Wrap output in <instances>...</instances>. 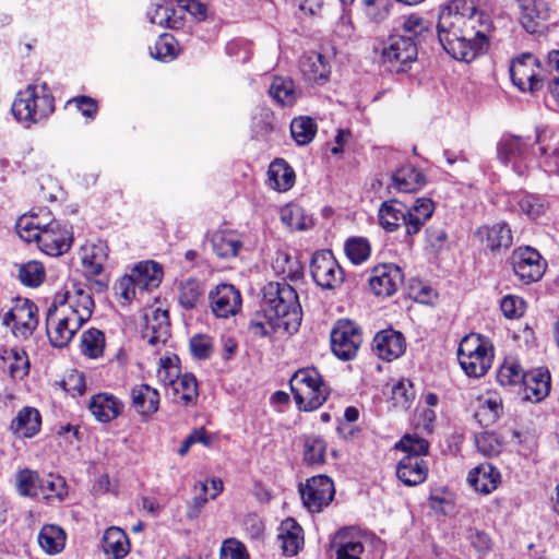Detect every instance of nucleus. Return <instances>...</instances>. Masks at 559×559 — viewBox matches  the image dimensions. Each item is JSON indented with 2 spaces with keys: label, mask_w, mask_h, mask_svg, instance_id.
<instances>
[{
  "label": "nucleus",
  "mask_w": 559,
  "mask_h": 559,
  "mask_svg": "<svg viewBox=\"0 0 559 559\" xmlns=\"http://www.w3.org/2000/svg\"><path fill=\"white\" fill-rule=\"evenodd\" d=\"M300 495L304 506L310 512H320L333 500L335 495L334 484L328 476H314L300 488Z\"/></svg>",
  "instance_id": "ddd939ff"
},
{
  "label": "nucleus",
  "mask_w": 559,
  "mask_h": 559,
  "mask_svg": "<svg viewBox=\"0 0 559 559\" xmlns=\"http://www.w3.org/2000/svg\"><path fill=\"white\" fill-rule=\"evenodd\" d=\"M213 252L222 259L234 258L238 254L242 242L239 236L230 230H217L211 236Z\"/></svg>",
  "instance_id": "473e14b6"
},
{
  "label": "nucleus",
  "mask_w": 559,
  "mask_h": 559,
  "mask_svg": "<svg viewBox=\"0 0 559 559\" xmlns=\"http://www.w3.org/2000/svg\"><path fill=\"white\" fill-rule=\"evenodd\" d=\"M476 235L491 251L509 248L513 240L511 229L503 223H497L492 226H483L477 229Z\"/></svg>",
  "instance_id": "c85d7f7f"
},
{
  "label": "nucleus",
  "mask_w": 559,
  "mask_h": 559,
  "mask_svg": "<svg viewBox=\"0 0 559 559\" xmlns=\"http://www.w3.org/2000/svg\"><path fill=\"white\" fill-rule=\"evenodd\" d=\"M180 376L181 370L178 365L177 356L163 357L159 359L157 378L162 384L170 388Z\"/></svg>",
  "instance_id": "4d7b16f0"
},
{
  "label": "nucleus",
  "mask_w": 559,
  "mask_h": 559,
  "mask_svg": "<svg viewBox=\"0 0 559 559\" xmlns=\"http://www.w3.org/2000/svg\"><path fill=\"white\" fill-rule=\"evenodd\" d=\"M38 496L45 499L57 498L62 500L67 496V485L61 476L49 474L40 478L38 485Z\"/></svg>",
  "instance_id": "3c124183"
},
{
  "label": "nucleus",
  "mask_w": 559,
  "mask_h": 559,
  "mask_svg": "<svg viewBox=\"0 0 559 559\" xmlns=\"http://www.w3.org/2000/svg\"><path fill=\"white\" fill-rule=\"evenodd\" d=\"M277 539L285 555L295 556L304 546V531L295 519L288 518L281 523Z\"/></svg>",
  "instance_id": "a878e982"
},
{
  "label": "nucleus",
  "mask_w": 559,
  "mask_h": 559,
  "mask_svg": "<svg viewBox=\"0 0 559 559\" xmlns=\"http://www.w3.org/2000/svg\"><path fill=\"white\" fill-rule=\"evenodd\" d=\"M211 309L217 318L235 316L241 308L240 293L229 284H221L210 293Z\"/></svg>",
  "instance_id": "f3484780"
},
{
  "label": "nucleus",
  "mask_w": 559,
  "mask_h": 559,
  "mask_svg": "<svg viewBox=\"0 0 559 559\" xmlns=\"http://www.w3.org/2000/svg\"><path fill=\"white\" fill-rule=\"evenodd\" d=\"M16 233L21 239L26 242L36 241L40 237V227H38V223H35L34 215H23L21 216L15 225Z\"/></svg>",
  "instance_id": "e2e57ef3"
},
{
  "label": "nucleus",
  "mask_w": 559,
  "mask_h": 559,
  "mask_svg": "<svg viewBox=\"0 0 559 559\" xmlns=\"http://www.w3.org/2000/svg\"><path fill=\"white\" fill-rule=\"evenodd\" d=\"M41 425L39 412L31 406L20 409L10 424V430L17 437L32 438L38 433Z\"/></svg>",
  "instance_id": "bb28decb"
},
{
  "label": "nucleus",
  "mask_w": 559,
  "mask_h": 559,
  "mask_svg": "<svg viewBox=\"0 0 559 559\" xmlns=\"http://www.w3.org/2000/svg\"><path fill=\"white\" fill-rule=\"evenodd\" d=\"M82 328L72 317L50 305L46 312V332L50 344L57 348L66 347Z\"/></svg>",
  "instance_id": "f8f14e48"
},
{
  "label": "nucleus",
  "mask_w": 559,
  "mask_h": 559,
  "mask_svg": "<svg viewBox=\"0 0 559 559\" xmlns=\"http://www.w3.org/2000/svg\"><path fill=\"white\" fill-rule=\"evenodd\" d=\"M511 202L514 210L526 214L531 218H536L545 212L543 200L526 192L515 193Z\"/></svg>",
  "instance_id": "c03bdc74"
},
{
  "label": "nucleus",
  "mask_w": 559,
  "mask_h": 559,
  "mask_svg": "<svg viewBox=\"0 0 559 559\" xmlns=\"http://www.w3.org/2000/svg\"><path fill=\"white\" fill-rule=\"evenodd\" d=\"M51 305L82 325L91 319L95 307L90 288L82 284H73L66 292L57 293Z\"/></svg>",
  "instance_id": "423d86ee"
},
{
  "label": "nucleus",
  "mask_w": 559,
  "mask_h": 559,
  "mask_svg": "<svg viewBox=\"0 0 559 559\" xmlns=\"http://www.w3.org/2000/svg\"><path fill=\"white\" fill-rule=\"evenodd\" d=\"M144 319L142 337L152 346L165 344L170 335L168 311L160 308L152 309L145 313Z\"/></svg>",
  "instance_id": "a211bd4d"
},
{
  "label": "nucleus",
  "mask_w": 559,
  "mask_h": 559,
  "mask_svg": "<svg viewBox=\"0 0 559 559\" xmlns=\"http://www.w3.org/2000/svg\"><path fill=\"white\" fill-rule=\"evenodd\" d=\"M132 404L141 415H151L159 406V393L148 384H140L131 391Z\"/></svg>",
  "instance_id": "4c0bfd02"
},
{
  "label": "nucleus",
  "mask_w": 559,
  "mask_h": 559,
  "mask_svg": "<svg viewBox=\"0 0 559 559\" xmlns=\"http://www.w3.org/2000/svg\"><path fill=\"white\" fill-rule=\"evenodd\" d=\"M416 393L409 380L402 379L391 390V400L397 408L407 411L413 405Z\"/></svg>",
  "instance_id": "603ef678"
},
{
  "label": "nucleus",
  "mask_w": 559,
  "mask_h": 559,
  "mask_svg": "<svg viewBox=\"0 0 559 559\" xmlns=\"http://www.w3.org/2000/svg\"><path fill=\"white\" fill-rule=\"evenodd\" d=\"M103 550L114 559L124 558L130 551L128 535L116 526L107 528L103 536Z\"/></svg>",
  "instance_id": "c9c22d12"
},
{
  "label": "nucleus",
  "mask_w": 559,
  "mask_h": 559,
  "mask_svg": "<svg viewBox=\"0 0 559 559\" xmlns=\"http://www.w3.org/2000/svg\"><path fill=\"white\" fill-rule=\"evenodd\" d=\"M88 409L99 423H109L123 411V403L112 394L98 393L91 397Z\"/></svg>",
  "instance_id": "412c9836"
},
{
  "label": "nucleus",
  "mask_w": 559,
  "mask_h": 559,
  "mask_svg": "<svg viewBox=\"0 0 559 559\" xmlns=\"http://www.w3.org/2000/svg\"><path fill=\"white\" fill-rule=\"evenodd\" d=\"M38 544L48 555L59 554L66 545V533L57 525H45L38 534Z\"/></svg>",
  "instance_id": "79ce46f5"
},
{
  "label": "nucleus",
  "mask_w": 559,
  "mask_h": 559,
  "mask_svg": "<svg viewBox=\"0 0 559 559\" xmlns=\"http://www.w3.org/2000/svg\"><path fill=\"white\" fill-rule=\"evenodd\" d=\"M72 243V234L67 225L51 223L48 229H44L38 239V248L46 254L58 257L66 253Z\"/></svg>",
  "instance_id": "2eb2a0df"
},
{
  "label": "nucleus",
  "mask_w": 559,
  "mask_h": 559,
  "mask_svg": "<svg viewBox=\"0 0 559 559\" xmlns=\"http://www.w3.org/2000/svg\"><path fill=\"white\" fill-rule=\"evenodd\" d=\"M105 344V335L98 329H88L81 335V353L91 359H97L103 356Z\"/></svg>",
  "instance_id": "37998d69"
},
{
  "label": "nucleus",
  "mask_w": 559,
  "mask_h": 559,
  "mask_svg": "<svg viewBox=\"0 0 559 559\" xmlns=\"http://www.w3.org/2000/svg\"><path fill=\"white\" fill-rule=\"evenodd\" d=\"M281 221L290 229L305 230L307 229L312 219L309 217L302 207L296 204H288L281 210Z\"/></svg>",
  "instance_id": "de8ad7c7"
},
{
  "label": "nucleus",
  "mask_w": 559,
  "mask_h": 559,
  "mask_svg": "<svg viewBox=\"0 0 559 559\" xmlns=\"http://www.w3.org/2000/svg\"><path fill=\"white\" fill-rule=\"evenodd\" d=\"M407 206L395 200H388L381 203L378 210L379 225L388 233H393L404 224L406 226Z\"/></svg>",
  "instance_id": "393cba45"
},
{
  "label": "nucleus",
  "mask_w": 559,
  "mask_h": 559,
  "mask_svg": "<svg viewBox=\"0 0 559 559\" xmlns=\"http://www.w3.org/2000/svg\"><path fill=\"white\" fill-rule=\"evenodd\" d=\"M317 133V123L310 117H298L290 122V134L298 145L309 144Z\"/></svg>",
  "instance_id": "a18cd8bd"
},
{
  "label": "nucleus",
  "mask_w": 559,
  "mask_h": 559,
  "mask_svg": "<svg viewBox=\"0 0 559 559\" xmlns=\"http://www.w3.org/2000/svg\"><path fill=\"white\" fill-rule=\"evenodd\" d=\"M345 252L354 264H360L370 257V245L366 238H350L345 243Z\"/></svg>",
  "instance_id": "bf43d9fd"
},
{
  "label": "nucleus",
  "mask_w": 559,
  "mask_h": 559,
  "mask_svg": "<svg viewBox=\"0 0 559 559\" xmlns=\"http://www.w3.org/2000/svg\"><path fill=\"white\" fill-rule=\"evenodd\" d=\"M522 383L525 400L539 402L549 393L550 374L547 370L534 369L526 372Z\"/></svg>",
  "instance_id": "cd10ccee"
},
{
  "label": "nucleus",
  "mask_w": 559,
  "mask_h": 559,
  "mask_svg": "<svg viewBox=\"0 0 559 559\" xmlns=\"http://www.w3.org/2000/svg\"><path fill=\"white\" fill-rule=\"evenodd\" d=\"M395 449L404 453L403 456L424 459L429 451V442L417 435H405L396 442Z\"/></svg>",
  "instance_id": "09e8293b"
},
{
  "label": "nucleus",
  "mask_w": 559,
  "mask_h": 559,
  "mask_svg": "<svg viewBox=\"0 0 559 559\" xmlns=\"http://www.w3.org/2000/svg\"><path fill=\"white\" fill-rule=\"evenodd\" d=\"M190 350L194 358L206 359L213 352V344L206 335H195L190 340Z\"/></svg>",
  "instance_id": "774afa93"
},
{
  "label": "nucleus",
  "mask_w": 559,
  "mask_h": 559,
  "mask_svg": "<svg viewBox=\"0 0 559 559\" xmlns=\"http://www.w3.org/2000/svg\"><path fill=\"white\" fill-rule=\"evenodd\" d=\"M310 272L316 284L323 289H335L344 282V272L330 250L313 254Z\"/></svg>",
  "instance_id": "1a4fd4ad"
},
{
  "label": "nucleus",
  "mask_w": 559,
  "mask_h": 559,
  "mask_svg": "<svg viewBox=\"0 0 559 559\" xmlns=\"http://www.w3.org/2000/svg\"><path fill=\"white\" fill-rule=\"evenodd\" d=\"M510 74L514 85L523 92H532L539 86L537 59L532 53H523L520 58L512 61Z\"/></svg>",
  "instance_id": "dca6fc26"
},
{
  "label": "nucleus",
  "mask_w": 559,
  "mask_h": 559,
  "mask_svg": "<svg viewBox=\"0 0 559 559\" xmlns=\"http://www.w3.org/2000/svg\"><path fill=\"white\" fill-rule=\"evenodd\" d=\"M40 478L37 473L31 469H22L16 473L15 486L21 496L36 497L38 496V485Z\"/></svg>",
  "instance_id": "6e6d98bb"
},
{
  "label": "nucleus",
  "mask_w": 559,
  "mask_h": 559,
  "mask_svg": "<svg viewBox=\"0 0 559 559\" xmlns=\"http://www.w3.org/2000/svg\"><path fill=\"white\" fill-rule=\"evenodd\" d=\"M267 182L274 190L287 191L295 183V173L284 159H276L269 167Z\"/></svg>",
  "instance_id": "58836bf2"
},
{
  "label": "nucleus",
  "mask_w": 559,
  "mask_h": 559,
  "mask_svg": "<svg viewBox=\"0 0 559 559\" xmlns=\"http://www.w3.org/2000/svg\"><path fill=\"white\" fill-rule=\"evenodd\" d=\"M19 278L24 285L36 287L40 285L45 278V269L41 263L29 261L20 266Z\"/></svg>",
  "instance_id": "052dcab7"
},
{
  "label": "nucleus",
  "mask_w": 559,
  "mask_h": 559,
  "mask_svg": "<svg viewBox=\"0 0 559 559\" xmlns=\"http://www.w3.org/2000/svg\"><path fill=\"white\" fill-rule=\"evenodd\" d=\"M526 372L514 360H507L497 372V380L501 385H513L521 383Z\"/></svg>",
  "instance_id": "13d9d810"
},
{
  "label": "nucleus",
  "mask_w": 559,
  "mask_h": 559,
  "mask_svg": "<svg viewBox=\"0 0 559 559\" xmlns=\"http://www.w3.org/2000/svg\"><path fill=\"white\" fill-rule=\"evenodd\" d=\"M510 264L518 278L525 284L539 281L546 270L545 260L532 247L516 248L510 257Z\"/></svg>",
  "instance_id": "6e6552de"
},
{
  "label": "nucleus",
  "mask_w": 559,
  "mask_h": 559,
  "mask_svg": "<svg viewBox=\"0 0 559 559\" xmlns=\"http://www.w3.org/2000/svg\"><path fill=\"white\" fill-rule=\"evenodd\" d=\"M467 539L479 558L487 556L492 548L491 538L483 531L471 530Z\"/></svg>",
  "instance_id": "338daca9"
},
{
  "label": "nucleus",
  "mask_w": 559,
  "mask_h": 559,
  "mask_svg": "<svg viewBox=\"0 0 559 559\" xmlns=\"http://www.w3.org/2000/svg\"><path fill=\"white\" fill-rule=\"evenodd\" d=\"M402 34L400 37H408L413 41H416V46L420 43L421 38H424L425 34L428 33V24L427 22L417 15H409L403 19L401 24Z\"/></svg>",
  "instance_id": "5fc2aeb1"
},
{
  "label": "nucleus",
  "mask_w": 559,
  "mask_h": 559,
  "mask_svg": "<svg viewBox=\"0 0 559 559\" xmlns=\"http://www.w3.org/2000/svg\"><path fill=\"white\" fill-rule=\"evenodd\" d=\"M219 559H250V555L243 543L230 537L222 543Z\"/></svg>",
  "instance_id": "0e129e2a"
},
{
  "label": "nucleus",
  "mask_w": 559,
  "mask_h": 559,
  "mask_svg": "<svg viewBox=\"0 0 559 559\" xmlns=\"http://www.w3.org/2000/svg\"><path fill=\"white\" fill-rule=\"evenodd\" d=\"M467 481L476 492L489 495L500 485L501 474L493 465L484 463L468 473Z\"/></svg>",
  "instance_id": "aec40b11"
},
{
  "label": "nucleus",
  "mask_w": 559,
  "mask_h": 559,
  "mask_svg": "<svg viewBox=\"0 0 559 559\" xmlns=\"http://www.w3.org/2000/svg\"><path fill=\"white\" fill-rule=\"evenodd\" d=\"M500 308L506 318L516 319L525 312L526 304L519 296L508 295L502 298Z\"/></svg>",
  "instance_id": "69168bd1"
},
{
  "label": "nucleus",
  "mask_w": 559,
  "mask_h": 559,
  "mask_svg": "<svg viewBox=\"0 0 559 559\" xmlns=\"http://www.w3.org/2000/svg\"><path fill=\"white\" fill-rule=\"evenodd\" d=\"M37 307L28 299L16 298L2 314V324L11 326L16 336L27 337L37 326Z\"/></svg>",
  "instance_id": "9b49d317"
},
{
  "label": "nucleus",
  "mask_w": 559,
  "mask_h": 559,
  "mask_svg": "<svg viewBox=\"0 0 559 559\" xmlns=\"http://www.w3.org/2000/svg\"><path fill=\"white\" fill-rule=\"evenodd\" d=\"M418 49L416 41L408 37L390 36L384 41L381 51V62L388 67L390 71L402 72L405 67L417 59Z\"/></svg>",
  "instance_id": "0eeeda50"
},
{
  "label": "nucleus",
  "mask_w": 559,
  "mask_h": 559,
  "mask_svg": "<svg viewBox=\"0 0 559 559\" xmlns=\"http://www.w3.org/2000/svg\"><path fill=\"white\" fill-rule=\"evenodd\" d=\"M435 211L433 202L428 198L417 199L411 207H407L406 233L416 235Z\"/></svg>",
  "instance_id": "7c9ffc66"
},
{
  "label": "nucleus",
  "mask_w": 559,
  "mask_h": 559,
  "mask_svg": "<svg viewBox=\"0 0 559 559\" xmlns=\"http://www.w3.org/2000/svg\"><path fill=\"white\" fill-rule=\"evenodd\" d=\"M428 464L425 459L403 456L396 464V476L406 486L423 484L428 476Z\"/></svg>",
  "instance_id": "4be33fe9"
},
{
  "label": "nucleus",
  "mask_w": 559,
  "mask_h": 559,
  "mask_svg": "<svg viewBox=\"0 0 559 559\" xmlns=\"http://www.w3.org/2000/svg\"><path fill=\"white\" fill-rule=\"evenodd\" d=\"M302 310L296 290L287 283L271 282L263 288L261 311L249 323V331L258 337L271 336L278 330L297 332Z\"/></svg>",
  "instance_id": "f03ea898"
},
{
  "label": "nucleus",
  "mask_w": 559,
  "mask_h": 559,
  "mask_svg": "<svg viewBox=\"0 0 559 559\" xmlns=\"http://www.w3.org/2000/svg\"><path fill=\"white\" fill-rule=\"evenodd\" d=\"M300 71L309 83L325 82L330 74V64L318 52H309L300 59Z\"/></svg>",
  "instance_id": "c756f323"
},
{
  "label": "nucleus",
  "mask_w": 559,
  "mask_h": 559,
  "mask_svg": "<svg viewBox=\"0 0 559 559\" xmlns=\"http://www.w3.org/2000/svg\"><path fill=\"white\" fill-rule=\"evenodd\" d=\"M203 288L200 282L187 280L180 284L178 300L185 309H193L202 300Z\"/></svg>",
  "instance_id": "864d4df0"
},
{
  "label": "nucleus",
  "mask_w": 559,
  "mask_h": 559,
  "mask_svg": "<svg viewBox=\"0 0 559 559\" xmlns=\"http://www.w3.org/2000/svg\"><path fill=\"white\" fill-rule=\"evenodd\" d=\"M362 342L359 328L349 320H340L331 332V348L342 360L353 359Z\"/></svg>",
  "instance_id": "9d476101"
},
{
  "label": "nucleus",
  "mask_w": 559,
  "mask_h": 559,
  "mask_svg": "<svg viewBox=\"0 0 559 559\" xmlns=\"http://www.w3.org/2000/svg\"><path fill=\"white\" fill-rule=\"evenodd\" d=\"M325 442L317 436H307L304 441V460L308 465L320 466L324 463Z\"/></svg>",
  "instance_id": "8fccbe9b"
},
{
  "label": "nucleus",
  "mask_w": 559,
  "mask_h": 559,
  "mask_svg": "<svg viewBox=\"0 0 559 559\" xmlns=\"http://www.w3.org/2000/svg\"><path fill=\"white\" fill-rule=\"evenodd\" d=\"M524 152V143L520 138L510 136L503 139L498 148L499 159L504 164H511L519 176L525 174V166L521 164V157Z\"/></svg>",
  "instance_id": "f704fd0d"
},
{
  "label": "nucleus",
  "mask_w": 559,
  "mask_h": 559,
  "mask_svg": "<svg viewBox=\"0 0 559 559\" xmlns=\"http://www.w3.org/2000/svg\"><path fill=\"white\" fill-rule=\"evenodd\" d=\"M437 29L443 49L453 59L469 62L487 49L492 22L473 0H453L440 12Z\"/></svg>",
  "instance_id": "f257e3e1"
},
{
  "label": "nucleus",
  "mask_w": 559,
  "mask_h": 559,
  "mask_svg": "<svg viewBox=\"0 0 559 559\" xmlns=\"http://www.w3.org/2000/svg\"><path fill=\"white\" fill-rule=\"evenodd\" d=\"M477 450L487 456L497 455L502 450L500 438L492 431H484L475 436Z\"/></svg>",
  "instance_id": "680f3d73"
},
{
  "label": "nucleus",
  "mask_w": 559,
  "mask_h": 559,
  "mask_svg": "<svg viewBox=\"0 0 559 559\" xmlns=\"http://www.w3.org/2000/svg\"><path fill=\"white\" fill-rule=\"evenodd\" d=\"M15 119L26 127L47 119L55 110V98L46 83L20 91L11 107Z\"/></svg>",
  "instance_id": "7ed1b4c3"
},
{
  "label": "nucleus",
  "mask_w": 559,
  "mask_h": 559,
  "mask_svg": "<svg viewBox=\"0 0 559 559\" xmlns=\"http://www.w3.org/2000/svg\"><path fill=\"white\" fill-rule=\"evenodd\" d=\"M270 95L282 106H290L296 100L294 82L287 78H275L270 86Z\"/></svg>",
  "instance_id": "49530a36"
},
{
  "label": "nucleus",
  "mask_w": 559,
  "mask_h": 559,
  "mask_svg": "<svg viewBox=\"0 0 559 559\" xmlns=\"http://www.w3.org/2000/svg\"><path fill=\"white\" fill-rule=\"evenodd\" d=\"M406 344L402 333L394 330H383L376 334L372 350L383 360L399 358L405 350Z\"/></svg>",
  "instance_id": "6ab92c4d"
},
{
  "label": "nucleus",
  "mask_w": 559,
  "mask_h": 559,
  "mask_svg": "<svg viewBox=\"0 0 559 559\" xmlns=\"http://www.w3.org/2000/svg\"><path fill=\"white\" fill-rule=\"evenodd\" d=\"M402 283V271L393 263L374 266L369 278L370 289L377 296H392Z\"/></svg>",
  "instance_id": "4468645a"
},
{
  "label": "nucleus",
  "mask_w": 559,
  "mask_h": 559,
  "mask_svg": "<svg viewBox=\"0 0 559 559\" xmlns=\"http://www.w3.org/2000/svg\"><path fill=\"white\" fill-rule=\"evenodd\" d=\"M290 390L300 411L319 408L329 396V386L316 368L298 369L290 378Z\"/></svg>",
  "instance_id": "20e7f679"
},
{
  "label": "nucleus",
  "mask_w": 559,
  "mask_h": 559,
  "mask_svg": "<svg viewBox=\"0 0 559 559\" xmlns=\"http://www.w3.org/2000/svg\"><path fill=\"white\" fill-rule=\"evenodd\" d=\"M457 359L468 377L480 378L491 367L493 350L480 335L473 333L462 338L457 348Z\"/></svg>",
  "instance_id": "39448f33"
},
{
  "label": "nucleus",
  "mask_w": 559,
  "mask_h": 559,
  "mask_svg": "<svg viewBox=\"0 0 559 559\" xmlns=\"http://www.w3.org/2000/svg\"><path fill=\"white\" fill-rule=\"evenodd\" d=\"M131 273L139 287V292L151 290L157 287L163 277L162 267L154 261L140 262L131 270Z\"/></svg>",
  "instance_id": "72a5a7b5"
},
{
  "label": "nucleus",
  "mask_w": 559,
  "mask_h": 559,
  "mask_svg": "<svg viewBox=\"0 0 559 559\" xmlns=\"http://www.w3.org/2000/svg\"><path fill=\"white\" fill-rule=\"evenodd\" d=\"M503 412L502 401L497 394H488L478 399V406L474 414L480 426L493 425Z\"/></svg>",
  "instance_id": "e433bc0d"
},
{
  "label": "nucleus",
  "mask_w": 559,
  "mask_h": 559,
  "mask_svg": "<svg viewBox=\"0 0 559 559\" xmlns=\"http://www.w3.org/2000/svg\"><path fill=\"white\" fill-rule=\"evenodd\" d=\"M368 538L360 534L338 532L332 547L336 559H362Z\"/></svg>",
  "instance_id": "5701e85b"
},
{
  "label": "nucleus",
  "mask_w": 559,
  "mask_h": 559,
  "mask_svg": "<svg viewBox=\"0 0 559 559\" xmlns=\"http://www.w3.org/2000/svg\"><path fill=\"white\" fill-rule=\"evenodd\" d=\"M173 399L185 406L193 405L198 399V381L192 373L181 374L170 386Z\"/></svg>",
  "instance_id": "ea45409f"
},
{
  "label": "nucleus",
  "mask_w": 559,
  "mask_h": 559,
  "mask_svg": "<svg viewBox=\"0 0 559 559\" xmlns=\"http://www.w3.org/2000/svg\"><path fill=\"white\" fill-rule=\"evenodd\" d=\"M521 23L531 34L538 27V20H545L548 14V7L544 0H522Z\"/></svg>",
  "instance_id": "a19ab883"
},
{
  "label": "nucleus",
  "mask_w": 559,
  "mask_h": 559,
  "mask_svg": "<svg viewBox=\"0 0 559 559\" xmlns=\"http://www.w3.org/2000/svg\"><path fill=\"white\" fill-rule=\"evenodd\" d=\"M425 183L424 175L413 165H404L392 174V185L399 192L411 193Z\"/></svg>",
  "instance_id": "2f4dec72"
},
{
  "label": "nucleus",
  "mask_w": 559,
  "mask_h": 559,
  "mask_svg": "<svg viewBox=\"0 0 559 559\" xmlns=\"http://www.w3.org/2000/svg\"><path fill=\"white\" fill-rule=\"evenodd\" d=\"M107 251V246L102 241L86 243L81 248V262L87 277H94L103 273L108 257Z\"/></svg>",
  "instance_id": "b1692460"
}]
</instances>
